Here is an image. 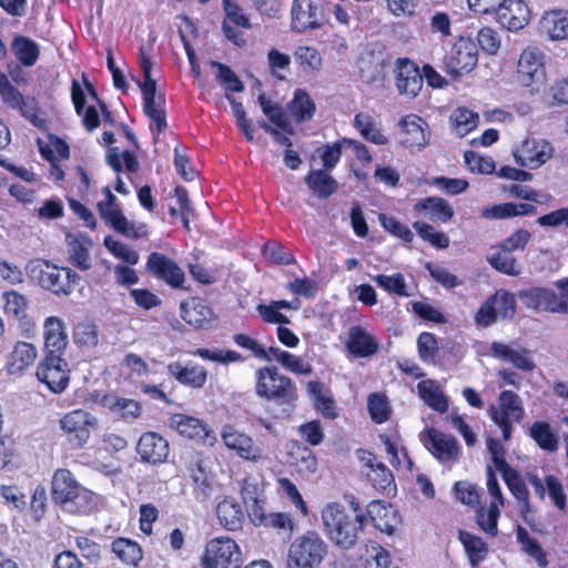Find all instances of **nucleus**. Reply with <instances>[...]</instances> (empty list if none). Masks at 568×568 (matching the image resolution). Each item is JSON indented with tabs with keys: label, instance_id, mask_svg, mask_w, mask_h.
<instances>
[{
	"label": "nucleus",
	"instance_id": "obj_1",
	"mask_svg": "<svg viewBox=\"0 0 568 568\" xmlns=\"http://www.w3.org/2000/svg\"><path fill=\"white\" fill-rule=\"evenodd\" d=\"M321 519L328 540L342 550L355 548L367 527L364 506L353 495L349 496L347 506L336 501L325 505Z\"/></svg>",
	"mask_w": 568,
	"mask_h": 568
},
{
	"label": "nucleus",
	"instance_id": "obj_2",
	"mask_svg": "<svg viewBox=\"0 0 568 568\" xmlns=\"http://www.w3.org/2000/svg\"><path fill=\"white\" fill-rule=\"evenodd\" d=\"M51 499L63 513L88 516L99 509V496L80 484L68 468H58L51 479Z\"/></svg>",
	"mask_w": 568,
	"mask_h": 568
},
{
	"label": "nucleus",
	"instance_id": "obj_3",
	"mask_svg": "<svg viewBox=\"0 0 568 568\" xmlns=\"http://www.w3.org/2000/svg\"><path fill=\"white\" fill-rule=\"evenodd\" d=\"M26 272L31 281L57 297H69L81 282V276L72 268L44 258L30 261Z\"/></svg>",
	"mask_w": 568,
	"mask_h": 568
},
{
	"label": "nucleus",
	"instance_id": "obj_4",
	"mask_svg": "<svg viewBox=\"0 0 568 568\" xmlns=\"http://www.w3.org/2000/svg\"><path fill=\"white\" fill-rule=\"evenodd\" d=\"M255 393L258 397L277 405H293L298 390L293 379L278 372L276 366H264L255 372Z\"/></svg>",
	"mask_w": 568,
	"mask_h": 568
},
{
	"label": "nucleus",
	"instance_id": "obj_5",
	"mask_svg": "<svg viewBox=\"0 0 568 568\" xmlns=\"http://www.w3.org/2000/svg\"><path fill=\"white\" fill-rule=\"evenodd\" d=\"M554 285L558 292L532 286L519 290L517 296L527 308L568 315V277L557 280Z\"/></svg>",
	"mask_w": 568,
	"mask_h": 568
},
{
	"label": "nucleus",
	"instance_id": "obj_6",
	"mask_svg": "<svg viewBox=\"0 0 568 568\" xmlns=\"http://www.w3.org/2000/svg\"><path fill=\"white\" fill-rule=\"evenodd\" d=\"M328 552V545L315 531L307 530L295 538L287 552V568H317Z\"/></svg>",
	"mask_w": 568,
	"mask_h": 568
},
{
	"label": "nucleus",
	"instance_id": "obj_7",
	"mask_svg": "<svg viewBox=\"0 0 568 568\" xmlns=\"http://www.w3.org/2000/svg\"><path fill=\"white\" fill-rule=\"evenodd\" d=\"M242 551L237 542L226 536L209 540L200 557L201 568H241Z\"/></svg>",
	"mask_w": 568,
	"mask_h": 568
},
{
	"label": "nucleus",
	"instance_id": "obj_8",
	"mask_svg": "<svg viewBox=\"0 0 568 568\" xmlns=\"http://www.w3.org/2000/svg\"><path fill=\"white\" fill-rule=\"evenodd\" d=\"M478 64V48L470 38L459 37L443 60V71L457 80L469 74Z\"/></svg>",
	"mask_w": 568,
	"mask_h": 568
},
{
	"label": "nucleus",
	"instance_id": "obj_9",
	"mask_svg": "<svg viewBox=\"0 0 568 568\" xmlns=\"http://www.w3.org/2000/svg\"><path fill=\"white\" fill-rule=\"evenodd\" d=\"M516 314V295L499 288L488 296L474 315L477 327H489L495 324L498 316L511 320Z\"/></svg>",
	"mask_w": 568,
	"mask_h": 568
},
{
	"label": "nucleus",
	"instance_id": "obj_10",
	"mask_svg": "<svg viewBox=\"0 0 568 568\" xmlns=\"http://www.w3.org/2000/svg\"><path fill=\"white\" fill-rule=\"evenodd\" d=\"M489 415L501 429L504 440H509L513 434V422L519 423L525 415L519 395L513 390H501L498 395V406H490Z\"/></svg>",
	"mask_w": 568,
	"mask_h": 568
},
{
	"label": "nucleus",
	"instance_id": "obj_11",
	"mask_svg": "<svg viewBox=\"0 0 568 568\" xmlns=\"http://www.w3.org/2000/svg\"><path fill=\"white\" fill-rule=\"evenodd\" d=\"M358 459L362 463V473L372 487L387 497L395 496L397 487L393 471L369 450L359 449Z\"/></svg>",
	"mask_w": 568,
	"mask_h": 568
},
{
	"label": "nucleus",
	"instance_id": "obj_12",
	"mask_svg": "<svg viewBox=\"0 0 568 568\" xmlns=\"http://www.w3.org/2000/svg\"><path fill=\"white\" fill-rule=\"evenodd\" d=\"M36 377L53 394H61L70 384L71 369L64 357L43 355L37 365Z\"/></svg>",
	"mask_w": 568,
	"mask_h": 568
},
{
	"label": "nucleus",
	"instance_id": "obj_13",
	"mask_svg": "<svg viewBox=\"0 0 568 568\" xmlns=\"http://www.w3.org/2000/svg\"><path fill=\"white\" fill-rule=\"evenodd\" d=\"M145 272L154 280L172 290H186L185 273L176 261L161 252H151L145 263Z\"/></svg>",
	"mask_w": 568,
	"mask_h": 568
},
{
	"label": "nucleus",
	"instance_id": "obj_14",
	"mask_svg": "<svg viewBox=\"0 0 568 568\" xmlns=\"http://www.w3.org/2000/svg\"><path fill=\"white\" fill-rule=\"evenodd\" d=\"M545 54L538 48L523 50L517 62L516 78L520 85L538 90L546 81Z\"/></svg>",
	"mask_w": 568,
	"mask_h": 568
},
{
	"label": "nucleus",
	"instance_id": "obj_15",
	"mask_svg": "<svg viewBox=\"0 0 568 568\" xmlns=\"http://www.w3.org/2000/svg\"><path fill=\"white\" fill-rule=\"evenodd\" d=\"M420 442L433 457L442 464L456 463L460 458L462 447L453 435L430 427L420 433Z\"/></svg>",
	"mask_w": 568,
	"mask_h": 568
},
{
	"label": "nucleus",
	"instance_id": "obj_16",
	"mask_svg": "<svg viewBox=\"0 0 568 568\" xmlns=\"http://www.w3.org/2000/svg\"><path fill=\"white\" fill-rule=\"evenodd\" d=\"M95 425V417L83 409L71 410L60 419V427L72 449H80L87 445L91 437V428Z\"/></svg>",
	"mask_w": 568,
	"mask_h": 568
},
{
	"label": "nucleus",
	"instance_id": "obj_17",
	"mask_svg": "<svg viewBox=\"0 0 568 568\" xmlns=\"http://www.w3.org/2000/svg\"><path fill=\"white\" fill-rule=\"evenodd\" d=\"M221 439L224 446L234 452L240 458L260 463L264 459V450L254 439L244 432L239 430L233 425H224L221 432Z\"/></svg>",
	"mask_w": 568,
	"mask_h": 568
},
{
	"label": "nucleus",
	"instance_id": "obj_18",
	"mask_svg": "<svg viewBox=\"0 0 568 568\" xmlns=\"http://www.w3.org/2000/svg\"><path fill=\"white\" fill-rule=\"evenodd\" d=\"M291 27L296 32L314 30L322 26L324 18L323 0H293Z\"/></svg>",
	"mask_w": 568,
	"mask_h": 568
},
{
	"label": "nucleus",
	"instance_id": "obj_19",
	"mask_svg": "<svg viewBox=\"0 0 568 568\" xmlns=\"http://www.w3.org/2000/svg\"><path fill=\"white\" fill-rule=\"evenodd\" d=\"M170 427L175 429L182 437L194 440L205 446H214L216 436L214 432L201 419L185 415L173 414L169 418Z\"/></svg>",
	"mask_w": 568,
	"mask_h": 568
},
{
	"label": "nucleus",
	"instance_id": "obj_20",
	"mask_svg": "<svg viewBox=\"0 0 568 568\" xmlns=\"http://www.w3.org/2000/svg\"><path fill=\"white\" fill-rule=\"evenodd\" d=\"M395 87L400 95L416 98L423 89V75L418 64L407 57L395 61Z\"/></svg>",
	"mask_w": 568,
	"mask_h": 568
},
{
	"label": "nucleus",
	"instance_id": "obj_21",
	"mask_svg": "<svg viewBox=\"0 0 568 568\" xmlns=\"http://www.w3.org/2000/svg\"><path fill=\"white\" fill-rule=\"evenodd\" d=\"M222 8L225 14L222 21L224 37L235 45H244L245 40L237 29L248 30L252 28L250 16L236 0H222Z\"/></svg>",
	"mask_w": 568,
	"mask_h": 568
},
{
	"label": "nucleus",
	"instance_id": "obj_22",
	"mask_svg": "<svg viewBox=\"0 0 568 568\" xmlns=\"http://www.w3.org/2000/svg\"><path fill=\"white\" fill-rule=\"evenodd\" d=\"M554 149L545 140L527 138L513 151L518 165L528 169H538L552 156Z\"/></svg>",
	"mask_w": 568,
	"mask_h": 568
},
{
	"label": "nucleus",
	"instance_id": "obj_23",
	"mask_svg": "<svg viewBox=\"0 0 568 568\" xmlns=\"http://www.w3.org/2000/svg\"><path fill=\"white\" fill-rule=\"evenodd\" d=\"M136 453L140 460L152 466L162 465L170 456L169 440L161 434L148 430L144 432L136 444Z\"/></svg>",
	"mask_w": 568,
	"mask_h": 568
},
{
	"label": "nucleus",
	"instance_id": "obj_24",
	"mask_svg": "<svg viewBox=\"0 0 568 568\" xmlns=\"http://www.w3.org/2000/svg\"><path fill=\"white\" fill-rule=\"evenodd\" d=\"M187 470L193 483V495L200 501H206L215 491V475L207 459L197 455L194 457Z\"/></svg>",
	"mask_w": 568,
	"mask_h": 568
},
{
	"label": "nucleus",
	"instance_id": "obj_25",
	"mask_svg": "<svg viewBox=\"0 0 568 568\" xmlns=\"http://www.w3.org/2000/svg\"><path fill=\"white\" fill-rule=\"evenodd\" d=\"M38 358V349L33 343L18 341L6 357L4 371L10 376L24 375Z\"/></svg>",
	"mask_w": 568,
	"mask_h": 568
},
{
	"label": "nucleus",
	"instance_id": "obj_26",
	"mask_svg": "<svg viewBox=\"0 0 568 568\" xmlns=\"http://www.w3.org/2000/svg\"><path fill=\"white\" fill-rule=\"evenodd\" d=\"M400 143L408 149L420 150L428 144L430 131L427 122L417 114H407L399 121Z\"/></svg>",
	"mask_w": 568,
	"mask_h": 568
},
{
	"label": "nucleus",
	"instance_id": "obj_27",
	"mask_svg": "<svg viewBox=\"0 0 568 568\" xmlns=\"http://www.w3.org/2000/svg\"><path fill=\"white\" fill-rule=\"evenodd\" d=\"M142 94L143 111L151 120L150 131L153 135H159L168 128L164 94L156 97V89L151 83L146 89H142Z\"/></svg>",
	"mask_w": 568,
	"mask_h": 568
},
{
	"label": "nucleus",
	"instance_id": "obj_28",
	"mask_svg": "<svg viewBox=\"0 0 568 568\" xmlns=\"http://www.w3.org/2000/svg\"><path fill=\"white\" fill-rule=\"evenodd\" d=\"M495 16L504 28L518 31L528 24L530 11L523 0H503L498 2Z\"/></svg>",
	"mask_w": 568,
	"mask_h": 568
},
{
	"label": "nucleus",
	"instance_id": "obj_29",
	"mask_svg": "<svg viewBox=\"0 0 568 568\" xmlns=\"http://www.w3.org/2000/svg\"><path fill=\"white\" fill-rule=\"evenodd\" d=\"M388 64V54L384 48L365 52L358 62L362 81L367 84L383 82L386 78Z\"/></svg>",
	"mask_w": 568,
	"mask_h": 568
},
{
	"label": "nucleus",
	"instance_id": "obj_30",
	"mask_svg": "<svg viewBox=\"0 0 568 568\" xmlns=\"http://www.w3.org/2000/svg\"><path fill=\"white\" fill-rule=\"evenodd\" d=\"M181 317L186 324L197 329H210L217 320L212 307L199 297L181 304Z\"/></svg>",
	"mask_w": 568,
	"mask_h": 568
},
{
	"label": "nucleus",
	"instance_id": "obj_31",
	"mask_svg": "<svg viewBox=\"0 0 568 568\" xmlns=\"http://www.w3.org/2000/svg\"><path fill=\"white\" fill-rule=\"evenodd\" d=\"M367 516V523L371 520L374 527L381 532L393 535L400 519L397 511L390 504L382 500H372L364 507Z\"/></svg>",
	"mask_w": 568,
	"mask_h": 568
},
{
	"label": "nucleus",
	"instance_id": "obj_32",
	"mask_svg": "<svg viewBox=\"0 0 568 568\" xmlns=\"http://www.w3.org/2000/svg\"><path fill=\"white\" fill-rule=\"evenodd\" d=\"M345 345L347 351L356 358L371 357L379 349L376 337L361 325H354L349 328Z\"/></svg>",
	"mask_w": 568,
	"mask_h": 568
},
{
	"label": "nucleus",
	"instance_id": "obj_33",
	"mask_svg": "<svg viewBox=\"0 0 568 568\" xmlns=\"http://www.w3.org/2000/svg\"><path fill=\"white\" fill-rule=\"evenodd\" d=\"M500 465L505 468L500 471L501 477L511 495L517 499L521 517L525 521H528L527 516L531 511V505L527 485L517 469L509 464Z\"/></svg>",
	"mask_w": 568,
	"mask_h": 568
},
{
	"label": "nucleus",
	"instance_id": "obj_34",
	"mask_svg": "<svg viewBox=\"0 0 568 568\" xmlns=\"http://www.w3.org/2000/svg\"><path fill=\"white\" fill-rule=\"evenodd\" d=\"M44 354L63 357L68 335L64 331L63 322L57 316H49L44 321Z\"/></svg>",
	"mask_w": 568,
	"mask_h": 568
},
{
	"label": "nucleus",
	"instance_id": "obj_35",
	"mask_svg": "<svg viewBox=\"0 0 568 568\" xmlns=\"http://www.w3.org/2000/svg\"><path fill=\"white\" fill-rule=\"evenodd\" d=\"M306 392L313 405L323 418L334 420L338 417V408L332 396L331 389L326 388L321 381H310L306 384Z\"/></svg>",
	"mask_w": 568,
	"mask_h": 568
},
{
	"label": "nucleus",
	"instance_id": "obj_36",
	"mask_svg": "<svg viewBox=\"0 0 568 568\" xmlns=\"http://www.w3.org/2000/svg\"><path fill=\"white\" fill-rule=\"evenodd\" d=\"M414 211L435 223H447L454 217L453 206L440 196H428L414 204Z\"/></svg>",
	"mask_w": 568,
	"mask_h": 568
},
{
	"label": "nucleus",
	"instance_id": "obj_37",
	"mask_svg": "<svg viewBox=\"0 0 568 568\" xmlns=\"http://www.w3.org/2000/svg\"><path fill=\"white\" fill-rule=\"evenodd\" d=\"M170 376L174 377L181 385L200 389L207 382V371L199 364L191 366L182 365L180 362L170 363L166 366Z\"/></svg>",
	"mask_w": 568,
	"mask_h": 568
},
{
	"label": "nucleus",
	"instance_id": "obj_38",
	"mask_svg": "<svg viewBox=\"0 0 568 568\" xmlns=\"http://www.w3.org/2000/svg\"><path fill=\"white\" fill-rule=\"evenodd\" d=\"M540 29L551 40L568 39V10L552 9L546 11L540 19Z\"/></svg>",
	"mask_w": 568,
	"mask_h": 568
},
{
	"label": "nucleus",
	"instance_id": "obj_39",
	"mask_svg": "<svg viewBox=\"0 0 568 568\" xmlns=\"http://www.w3.org/2000/svg\"><path fill=\"white\" fill-rule=\"evenodd\" d=\"M286 110L296 123H303L313 119L316 104L305 89L297 88L292 100L287 102Z\"/></svg>",
	"mask_w": 568,
	"mask_h": 568
},
{
	"label": "nucleus",
	"instance_id": "obj_40",
	"mask_svg": "<svg viewBox=\"0 0 568 568\" xmlns=\"http://www.w3.org/2000/svg\"><path fill=\"white\" fill-rule=\"evenodd\" d=\"M216 517L220 524L230 531L241 529L245 519L242 506L232 497H224L217 504Z\"/></svg>",
	"mask_w": 568,
	"mask_h": 568
},
{
	"label": "nucleus",
	"instance_id": "obj_41",
	"mask_svg": "<svg viewBox=\"0 0 568 568\" xmlns=\"http://www.w3.org/2000/svg\"><path fill=\"white\" fill-rule=\"evenodd\" d=\"M493 250L487 262L495 271L508 276H518L521 273V265L511 251L504 248L500 243L493 246Z\"/></svg>",
	"mask_w": 568,
	"mask_h": 568
},
{
	"label": "nucleus",
	"instance_id": "obj_42",
	"mask_svg": "<svg viewBox=\"0 0 568 568\" xmlns=\"http://www.w3.org/2000/svg\"><path fill=\"white\" fill-rule=\"evenodd\" d=\"M515 534L521 551L531 558L539 568H546L549 565V560L547 551L542 548L540 542L531 537L528 530L521 525H517Z\"/></svg>",
	"mask_w": 568,
	"mask_h": 568
},
{
	"label": "nucleus",
	"instance_id": "obj_43",
	"mask_svg": "<svg viewBox=\"0 0 568 568\" xmlns=\"http://www.w3.org/2000/svg\"><path fill=\"white\" fill-rule=\"evenodd\" d=\"M111 550L115 557L124 565L138 567L143 559L141 546L129 538L118 537L111 544Z\"/></svg>",
	"mask_w": 568,
	"mask_h": 568
},
{
	"label": "nucleus",
	"instance_id": "obj_44",
	"mask_svg": "<svg viewBox=\"0 0 568 568\" xmlns=\"http://www.w3.org/2000/svg\"><path fill=\"white\" fill-rule=\"evenodd\" d=\"M491 352L496 357L510 362L518 369L531 372L536 367L534 361L528 356V351L525 348L517 351L507 344L494 342L491 344Z\"/></svg>",
	"mask_w": 568,
	"mask_h": 568
},
{
	"label": "nucleus",
	"instance_id": "obj_45",
	"mask_svg": "<svg viewBox=\"0 0 568 568\" xmlns=\"http://www.w3.org/2000/svg\"><path fill=\"white\" fill-rule=\"evenodd\" d=\"M418 396L432 409L445 414L448 410L449 403L443 390L434 381H422L417 384Z\"/></svg>",
	"mask_w": 568,
	"mask_h": 568
},
{
	"label": "nucleus",
	"instance_id": "obj_46",
	"mask_svg": "<svg viewBox=\"0 0 568 568\" xmlns=\"http://www.w3.org/2000/svg\"><path fill=\"white\" fill-rule=\"evenodd\" d=\"M358 561L362 568H388L392 562L389 551L373 540L365 544Z\"/></svg>",
	"mask_w": 568,
	"mask_h": 568
},
{
	"label": "nucleus",
	"instance_id": "obj_47",
	"mask_svg": "<svg viewBox=\"0 0 568 568\" xmlns=\"http://www.w3.org/2000/svg\"><path fill=\"white\" fill-rule=\"evenodd\" d=\"M458 539L464 546L471 567H477L488 554V545L483 538L473 535L466 530H459Z\"/></svg>",
	"mask_w": 568,
	"mask_h": 568
},
{
	"label": "nucleus",
	"instance_id": "obj_48",
	"mask_svg": "<svg viewBox=\"0 0 568 568\" xmlns=\"http://www.w3.org/2000/svg\"><path fill=\"white\" fill-rule=\"evenodd\" d=\"M305 183L320 199H327L338 187L336 180L324 170L311 171L305 178Z\"/></svg>",
	"mask_w": 568,
	"mask_h": 568
},
{
	"label": "nucleus",
	"instance_id": "obj_49",
	"mask_svg": "<svg viewBox=\"0 0 568 568\" xmlns=\"http://www.w3.org/2000/svg\"><path fill=\"white\" fill-rule=\"evenodd\" d=\"M529 436L545 452H556L559 447V437L547 422H534L529 428Z\"/></svg>",
	"mask_w": 568,
	"mask_h": 568
},
{
	"label": "nucleus",
	"instance_id": "obj_50",
	"mask_svg": "<svg viewBox=\"0 0 568 568\" xmlns=\"http://www.w3.org/2000/svg\"><path fill=\"white\" fill-rule=\"evenodd\" d=\"M12 51L24 67H32L39 59V45L30 38L18 36L12 41Z\"/></svg>",
	"mask_w": 568,
	"mask_h": 568
},
{
	"label": "nucleus",
	"instance_id": "obj_51",
	"mask_svg": "<svg viewBox=\"0 0 568 568\" xmlns=\"http://www.w3.org/2000/svg\"><path fill=\"white\" fill-rule=\"evenodd\" d=\"M450 123L457 135L465 136L477 128L479 115L466 106H459L450 114Z\"/></svg>",
	"mask_w": 568,
	"mask_h": 568
},
{
	"label": "nucleus",
	"instance_id": "obj_52",
	"mask_svg": "<svg viewBox=\"0 0 568 568\" xmlns=\"http://www.w3.org/2000/svg\"><path fill=\"white\" fill-rule=\"evenodd\" d=\"M354 126L366 141L383 145L387 143V138L375 126L372 115L359 112L354 116Z\"/></svg>",
	"mask_w": 568,
	"mask_h": 568
},
{
	"label": "nucleus",
	"instance_id": "obj_53",
	"mask_svg": "<svg viewBox=\"0 0 568 568\" xmlns=\"http://www.w3.org/2000/svg\"><path fill=\"white\" fill-rule=\"evenodd\" d=\"M500 506L501 505L497 503H490L488 508L479 506L476 510L477 525L490 537H496L498 535V519L500 517Z\"/></svg>",
	"mask_w": 568,
	"mask_h": 568
},
{
	"label": "nucleus",
	"instance_id": "obj_54",
	"mask_svg": "<svg viewBox=\"0 0 568 568\" xmlns=\"http://www.w3.org/2000/svg\"><path fill=\"white\" fill-rule=\"evenodd\" d=\"M291 301L287 300H277L272 301L270 304H258L256 306V311L262 318V321L266 324H278L287 325L291 323L290 318L281 313L282 307H290Z\"/></svg>",
	"mask_w": 568,
	"mask_h": 568
},
{
	"label": "nucleus",
	"instance_id": "obj_55",
	"mask_svg": "<svg viewBox=\"0 0 568 568\" xmlns=\"http://www.w3.org/2000/svg\"><path fill=\"white\" fill-rule=\"evenodd\" d=\"M294 58L304 72L315 73L322 69V55L314 47L298 45L294 51Z\"/></svg>",
	"mask_w": 568,
	"mask_h": 568
},
{
	"label": "nucleus",
	"instance_id": "obj_56",
	"mask_svg": "<svg viewBox=\"0 0 568 568\" xmlns=\"http://www.w3.org/2000/svg\"><path fill=\"white\" fill-rule=\"evenodd\" d=\"M1 300L7 315H11L19 321L27 317L29 301L26 295L11 290L3 292Z\"/></svg>",
	"mask_w": 568,
	"mask_h": 568
},
{
	"label": "nucleus",
	"instance_id": "obj_57",
	"mask_svg": "<svg viewBox=\"0 0 568 568\" xmlns=\"http://www.w3.org/2000/svg\"><path fill=\"white\" fill-rule=\"evenodd\" d=\"M106 162L115 173H121L123 171V163L126 171L131 173H136L139 170V161L136 156L133 152L128 150L120 153L118 148H110Z\"/></svg>",
	"mask_w": 568,
	"mask_h": 568
},
{
	"label": "nucleus",
	"instance_id": "obj_58",
	"mask_svg": "<svg viewBox=\"0 0 568 568\" xmlns=\"http://www.w3.org/2000/svg\"><path fill=\"white\" fill-rule=\"evenodd\" d=\"M367 408L371 418L376 424L387 422L392 414V408L387 396L381 393H372L367 398Z\"/></svg>",
	"mask_w": 568,
	"mask_h": 568
},
{
	"label": "nucleus",
	"instance_id": "obj_59",
	"mask_svg": "<svg viewBox=\"0 0 568 568\" xmlns=\"http://www.w3.org/2000/svg\"><path fill=\"white\" fill-rule=\"evenodd\" d=\"M413 227L416 230L418 236L432 244L436 248H447L449 246V237L444 232H438L433 225L416 221L413 223Z\"/></svg>",
	"mask_w": 568,
	"mask_h": 568
},
{
	"label": "nucleus",
	"instance_id": "obj_60",
	"mask_svg": "<svg viewBox=\"0 0 568 568\" xmlns=\"http://www.w3.org/2000/svg\"><path fill=\"white\" fill-rule=\"evenodd\" d=\"M374 282L384 291L397 296H408L405 278L402 273L393 275L378 274L374 277Z\"/></svg>",
	"mask_w": 568,
	"mask_h": 568
},
{
	"label": "nucleus",
	"instance_id": "obj_61",
	"mask_svg": "<svg viewBox=\"0 0 568 568\" xmlns=\"http://www.w3.org/2000/svg\"><path fill=\"white\" fill-rule=\"evenodd\" d=\"M260 103L262 106V110L264 114L267 116V119L277 128L292 133V128L290 125V122L287 120L286 113L284 109L278 104H272V102L267 99H265L264 95H261Z\"/></svg>",
	"mask_w": 568,
	"mask_h": 568
},
{
	"label": "nucleus",
	"instance_id": "obj_62",
	"mask_svg": "<svg viewBox=\"0 0 568 568\" xmlns=\"http://www.w3.org/2000/svg\"><path fill=\"white\" fill-rule=\"evenodd\" d=\"M191 354L193 356L201 357L202 359H207V361L221 363V364L237 363V362H242L244 359L243 356L239 352L233 351V349L211 351L209 348L199 347L195 351H192Z\"/></svg>",
	"mask_w": 568,
	"mask_h": 568
},
{
	"label": "nucleus",
	"instance_id": "obj_63",
	"mask_svg": "<svg viewBox=\"0 0 568 568\" xmlns=\"http://www.w3.org/2000/svg\"><path fill=\"white\" fill-rule=\"evenodd\" d=\"M18 110L23 118H26L30 123L39 130H44L47 128V120L41 116V109L38 105V101L33 97H26L23 102L20 103Z\"/></svg>",
	"mask_w": 568,
	"mask_h": 568
},
{
	"label": "nucleus",
	"instance_id": "obj_64",
	"mask_svg": "<svg viewBox=\"0 0 568 568\" xmlns=\"http://www.w3.org/2000/svg\"><path fill=\"white\" fill-rule=\"evenodd\" d=\"M75 344L85 347H95L99 343L97 325L92 322H80L73 331Z\"/></svg>",
	"mask_w": 568,
	"mask_h": 568
}]
</instances>
